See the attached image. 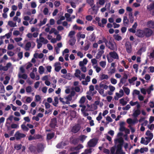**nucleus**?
<instances>
[{"instance_id":"obj_1","label":"nucleus","mask_w":154,"mask_h":154,"mask_svg":"<svg viewBox=\"0 0 154 154\" xmlns=\"http://www.w3.org/2000/svg\"><path fill=\"white\" fill-rule=\"evenodd\" d=\"M121 133H118L117 135V138L114 140L115 145L114 147H112L110 149L111 153L112 154H114L115 151V154H125L122 149L123 140L122 138L121 137Z\"/></svg>"},{"instance_id":"obj_2","label":"nucleus","mask_w":154,"mask_h":154,"mask_svg":"<svg viewBox=\"0 0 154 154\" xmlns=\"http://www.w3.org/2000/svg\"><path fill=\"white\" fill-rule=\"evenodd\" d=\"M42 33L40 34L39 38L36 39L37 43V47L38 49L41 48L42 45V44H45L48 42V41L46 38L42 36Z\"/></svg>"},{"instance_id":"obj_3","label":"nucleus","mask_w":154,"mask_h":154,"mask_svg":"<svg viewBox=\"0 0 154 154\" xmlns=\"http://www.w3.org/2000/svg\"><path fill=\"white\" fill-rule=\"evenodd\" d=\"M74 75L76 77L78 78L80 81L82 79H85V75L82 73L81 71L78 69H75Z\"/></svg>"},{"instance_id":"obj_4","label":"nucleus","mask_w":154,"mask_h":154,"mask_svg":"<svg viewBox=\"0 0 154 154\" xmlns=\"http://www.w3.org/2000/svg\"><path fill=\"white\" fill-rule=\"evenodd\" d=\"M106 45L109 49L112 50H116L117 47L116 43L114 42L109 41V42L107 41Z\"/></svg>"},{"instance_id":"obj_5","label":"nucleus","mask_w":154,"mask_h":154,"mask_svg":"<svg viewBox=\"0 0 154 154\" xmlns=\"http://www.w3.org/2000/svg\"><path fill=\"white\" fill-rule=\"evenodd\" d=\"M127 122L129 125H134L136 124H137L138 121V120L137 118H134L132 119L131 118H128L127 119Z\"/></svg>"},{"instance_id":"obj_6","label":"nucleus","mask_w":154,"mask_h":154,"mask_svg":"<svg viewBox=\"0 0 154 154\" xmlns=\"http://www.w3.org/2000/svg\"><path fill=\"white\" fill-rule=\"evenodd\" d=\"M35 46V44L34 43L28 42L26 44L24 48L26 51H29L31 48H33Z\"/></svg>"},{"instance_id":"obj_7","label":"nucleus","mask_w":154,"mask_h":154,"mask_svg":"<svg viewBox=\"0 0 154 154\" xmlns=\"http://www.w3.org/2000/svg\"><path fill=\"white\" fill-rule=\"evenodd\" d=\"M97 143V140L96 139L93 138L90 140L87 143L88 146L89 147L94 146Z\"/></svg>"},{"instance_id":"obj_8","label":"nucleus","mask_w":154,"mask_h":154,"mask_svg":"<svg viewBox=\"0 0 154 154\" xmlns=\"http://www.w3.org/2000/svg\"><path fill=\"white\" fill-rule=\"evenodd\" d=\"M88 111H92L97 109V106L95 104H92L91 105L87 104L86 105Z\"/></svg>"},{"instance_id":"obj_9","label":"nucleus","mask_w":154,"mask_h":154,"mask_svg":"<svg viewBox=\"0 0 154 154\" xmlns=\"http://www.w3.org/2000/svg\"><path fill=\"white\" fill-rule=\"evenodd\" d=\"M81 126L79 124L75 125L72 128L71 131L74 133L78 132L81 129Z\"/></svg>"},{"instance_id":"obj_10","label":"nucleus","mask_w":154,"mask_h":154,"mask_svg":"<svg viewBox=\"0 0 154 154\" xmlns=\"http://www.w3.org/2000/svg\"><path fill=\"white\" fill-rule=\"evenodd\" d=\"M144 35L147 37L150 36L152 33V30L148 28H145L144 29Z\"/></svg>"},{"instance_id":"obj_11","label":"nucleus","mask_w":154,"mask_h":154,"mask_svg":"<svg viewBox=\"0 0 154 154\" xmlns=\"http://www.w3.org/2000/svg\"><path fill=\"white\" fill-rule=\"evenodd\" d=\"M91 8L89 9V12L91 14H96L98 11V9L95 8V5H93L91 6Z\"/></svg>"},{"instance_id":"obj_12","label":"nucleus","mask_w":154,"mask_h":154,"mask_svg":"<svg viewBox=\"0 0 154 154\" xmlns=\"http://www.w3.org/2000/svg\"><path fill=\"white\" fill-rule=\"evenodd\" d=\"M26 135L20 132L19 131L17 132L15 134V137L17 140L20 139L22 138L25 137Z\"/></svg>"},{"instance_id":"obj_13","label":"nucleus","mask_w":154,"mask_h":154,"mask_svg":"<svg viewBox=\"0 0 154 154\" xmlns=\"http://www.w3.org/2000/svg\"><path fill=\"white\" fill-rule=\"evenodd\" d=\"M146 138L148 139L151 140L153 137V134L150 131L147 130L145 133Z\"/></svg>"},{"instance_id":"obj_14","label":"nucleus","mask_w":154,"mask_h":154,"mask_svg":"<svg viewBox=\"0 0 154 154\" xmlns=\"http://www.w3.org/2000/svg\"><path fill=\"white\" fill-rule=\"evenodd\" d=\"M139 122L141 123V125H144L146 126L148 123V121L145 120V118L144 117H141L138 120Z\"/></svg>"},{"instance_id":"obj_15","label":"nucleus","mask_w":154,"mask_h":154,"mask_svg":"<svg viewBox=\"0 0 154 154\" xmlns=\"http://www.w3.org/2000/svg\"><path fill=\"white\" fill-rule=\"evenodd\" d=\"M109 55L110 56L111 58H112L114 59L118 60L119 59L118 54L115 51L109 52Z\"/></svg>"},{"instance_id":"obj_16","label":"nucleus","mask_w":154,"mask_h":154,"mask_svg":"<svg viewBox=\"0 0 154 154\" xmlns=\"http://www.w3.org/2000/svg\"><path fill=\"white\" fill-rule=\"evenodd\" d=\"M141 112L139 109H134L133 111L132 116L134 117H137L140 114Z\"/></svg>"},{"instance_id":"obj_17","label":"nucleus","mask_w":154,"mask_h":154,"mask_svg":"<svg viewBox=\"0 0 154 154\" xmlns=\"http://www.w3.org/2000/svg\"><path fill=\"white\" fill-rule=\"evenodd\" d=\"M125 46L127 52L129 53H130L132 50V48L131 43L128 42H127L126 43Z\"/></svg>"},{"instance_id":"obj_18","label":"nucleus","mask_w":154,"mask_h":154,"mask_svg":"<svg viewBox=\"0 0 154 154\" xmlns=\"http://www.w3.org/2000/svg\"><path fill=\"white\" fill-rule=\"evenodd\" d=\"M136 35L138 37H143L144 35V30L140 29H139L137 31Z\"/></svg>"},{"instance_id":"obj_19","label":"nucleus","mask_w":154,"mask_h":154,"mask_svg":"<svg viewBox=\"0 0 154 154\" xmlns=\"http://www.w3.org/2000/svg\"><path fill=\"white\" fill-rule=\"evenodd\" d=\"M57 120L56 118H53L51 119L50 125L52 128H55L57 126Z\"/></svg>"},{"instance_id":"obj_20","label":"nucleus","mask_w":154,"mask_h":154,"mask_svg":"<svg viewBox=\"0 0 154 154\" xmlns=\"http://www.w3.org/2000/svg\"><path fill=\"white\" fill-rule=\"evenodd\" d=\"M54 67L55 71L57 72H59L61 68L60 63L59 62L55 63Z\"/></svg>"},{"instance_id":"obj_21","label":"nucleus","mask_w":154,"mask_h":154,"mask_svg":"<svg viewBox=\"0 0 154 154\" xmlns=\"http://www.w3.org/2000/svg\"><path fill=\"white\" fill-rule=\"evenodd\" d=\"M68 143L67 142H62L58 144L56 146L57 148H63L65 146L67 145Z\"/></svg>"},{"instance_id":"obj_22","label":"nucleus","mask_w":154,"mask_h":154,"mask_svg":"<svg viewBox=\"0 0 154 154\" xmlns=\"http://www.w3.org/2000/svg\"><path fill=\"white\" fill-rule=\"evenodd\" d=\"M150 140L148 139H146V137L145 138L142 137L140 143L142 144H143L144 145H146L150 142Z\"/></svg>"},{"instance_id":"obj_23","label":"nucleus","mask_w":154,"mask_h":154,"mask_svg":"<svg viewBox=\"0 0 154 154\" xmlns=\"http://www.w3.org/2000/svg\"><path fill=\"white\" fill-rule=\"evenodd\" d=\"M146 26L151 28H154V21L150 20L148 21L146 24Z\"/></svg>"},{"instance_id":"obj_24","label":"nucleus","mask_w":154,"mask_h":154,"mask_svg":"<svg viewBox=\"0 0 154 154\" xmlns=\"http://www.w3.org/2000/svg\"><path fill=\"white\" fill-rule=\"evenodd\" d=\"M109 78V77L107 75L105 74H101L100 76V80H107Z\"/></svg>"},{"instance_id":"obj_25","label":"nucleus","mask_w":154,"mask_h":154,"mask_svg":"<svg viewBox=\"0 0 154 154\" xmlns=\"http://www.w3.org/2000/svg\"><path fill=\"white\" fill-rule=\"evenodd\" d=\"M65 99L66 100V104H69L70 103V102L72 100V98L69 95L66 96L65 97Z\"/></svg>"},{"instance_id":"obj_26","label":"nucleus","mask_w":154,"mask_h":154,"mask_svg":"<svg viewBox=\"0 0 154 154\" xmlns=\"http://www.w3.org/2000/svg\"><path fill=\"white\" fill-rule=\"evenodd\" d=\"M94 86L93 85H91L89 86V90L87 92V94L90 95H93L94 94L92 93V91H94Z\"/></svg>"},{"instance_id":"obj_27","label":"nucleus","mask_w":154,"mask_h":154,"mask_svg":"<svg viewBox=\"0 0 154 154\" xmlns=\"http://www.w3.org/2000/svg\"><path fill=\"white\" fill-rule=\"evenodd\" d=\"M18 76L19 78H22L26 79L27 78V75L24 73H18Z\"/></svg>"},{"instance_id":"obj_28","label":"nucleus","mask_w":154,"mask_h":154,"mask_svg":"<svg viewBox=\"0 0 154 154\" xmlns=\"http://www.w3.org/2000/svg\"><path fill=\"white\" fill-rule=\"evenodd\" d=\"M123 23L125 26H127L128 24L129 20L127 17L126 16L123 17Z\"/></svg>"},{"instance_id":"obj_29","label":"nucleus","mask_w":154,"mask_h":154,"mask_svg":"<svg viewBox=\"0 0 154 154\" xmlns=\"http://www.w3.org/2000/svg\"><path fill=\"white\" fill-rule=\"evenodd\" d=\"M137 79V77H134L132 78L131 79H129L128 80V82L130 84L132 85H134V82L136 81Z\"/></svg>"},{"instance_id":"obj_30","label":"nucleus","mask_w":154,"mask_h":154,"mask_svg":"<svg viewBox=\"0 0 154 154\" xmlns=\"http://www.w3.org/2000/svg\"><path fill=\"white\" fill-rule=\"evenodd\" d=\"M104 52L103 50L99 51L96 56V59H98L100 58Z\"/></svg>"},{"instance_id":"obj_31","label":"nucleus","mask_w":154,"mask_h":154,"mask_svg":"<svg viewBox=\"0 0 154 154\" xmlns=\"http://www.w3.org/2000/svg\"><path fill=\"white\" fill-rule=\"evenodd\" d=\"M77 112L74 111H71L70 113V116L71 117V119L76 118Z\"/></svg>"},{"instance_id":"obj_32","label":"nucleus","mask_w":154,"mask_h":154,"mask_svg":"<svg viewBox=\"0 0 154 154\" xmlns=\"http://www.w3.org/2000/svg\"><path fill=\"white\" fill-rule=\"evenodd\" d=\"M88 61L87 59H84L82 61H81L79 62V66H84L85 65L87 64Z\"/></svg>"},{"instance_id":"obj_33","label":"nucleus","mask_w":154,"mask_h":154,"mask_svg":"<svg viewBox=\"0 0 154 154\" xmlns=\"http://www.w3.org/2000/svg\"><path fill=\"white\" fill-rule=\"evenodd\" d=\"M87 137V136L84 135H82L79 136V139L82 143H83Z\"/></svg>"},{"instance_id":"obj_34","label":"nucleus","mask_w":154,"mask_h":154,"mask_svg":"<svg viewBox=\"0 0 154 154\" xmlns=\"http://www.w3.org/2000/svg\"><path fill=\"white\" fill-rule=\"evenodd\" d=\"M115 68H112L110 67L109 70L108 71V73L110 75H111L115 73Z\"/></svg>"},{"instance_id":"obj_35","label":"nucleus","mask_w":154,"mask_h":154,"mask_svg":"<svg viewBox=\"0 0 154 154\" xmlns=\"http://www.w3.org/2000/svg\"><path fill=\"white\" fill-rule=\"evenodd\" d=\"M44 148V146L42 144H40L38 145V152H42Z\"/></svg>"},{"instance_id":"obj_36","label":"nucleus","mask_w":154,"mask_h":154,"mask_svg":"<svg viewBox=\"0 0 154 154\" xmlns=\"http://www.w3.org/2000/svg\"><path fill=\"white\" fill-rule=\"evenodd\" d=\"M69 95L72 98V97L75 96V99H76L78 96L76 94L75 91L74 90L71 91L70 92V94Z\"/></svg>"},{"instance_id":"obj_37","label":"nucleus","mask_w":154,"mask_h":154,"mask_svg":"<svg viewBox=\"0 0 154 154\" xmlns=\"http://www.w3.org/2000/svg\"><path fill=\"white\" fill-rule=\"evenodd\" d=\"M147 8L149 10H151L154 9V1H152L148 6Z\"/></svg>"},{"instance_id":"obj_38","label":"nucleus","mask_w":154,"mask_h":154,"mask_svg":"<svg viewBox=\"0 0 154 154\" xmlns=\"http://www.w3.org/2000/svg\"><path fill=\"white\" fill-rule=\"evenodd\" d=\"M62 77L65 79L69 80L71 79L72 78V76L71 74L68 73L66 75H63Z\"/></svg>"},{"instance_id":"obj_39","label":"nucleus","mask_w":154,"mask_h":154,"mask_svg":"<svg viewBox=\"0 0 154 154\" xmlns=\"http://www.w3.org/2000/svg\"><path fill=\"white\" fill-rule=\"evenodd\" d=\"M91 62L92 64V66L93 67L94 66H96L98 65L97 64V60L95 58H93L91 59Z\"/></svg>"},{"instance_id":"obj_40","label":"nucleus","mask_w":154,"mask_h":154,"mask_svg":"<svg viewBox=\"0 0 154 154\" xmlns=\"http://www.w3.org/2000/svg\"><path fill=\"white\" fill-rule=\"evenodd\" d=\"M54 102L53 103V104L55 106H57L58 103L59 98L57 97H54Z\"/></svg>"},{"instance_id":"obj_41","label":"nucleus","mask_w":154,"mask_h":154,"mask_svg":"<svg viewBox=\"0 0 154 154\" xmlns=\"http://www.w3.org/2000/svg\"><path fill=\"white\" fill-rule=\"evenodd\" d=\"M107 40L105 38L103 37H102V39L99 40L97 43L99 44H102L103 43H105L106 45V43L107 42Z\"/></svg>"},{"instance_id":"obj_42","label":"nucleus","mask_w":154,"mask_h":154,"mask_svg":"<svg viewBox=\"0 0 154 154\" xmlns=\"http://www.w3.org/2000/svg\"><path fill=\"white\" fill-rule=\"evenodd\" d=\"M5 92V90L4 86L2 83H0V93H4Z\"/></svg>"},{"instance_id":"obj_43","label":"nucleus","mask_w":154,"mask_h":154,"mask_svg":"<svg viewBox=\"0 0 154 154\" xmlns=\"http://www.w3.org/2000/svg\"><path fill=\"white\" fill-rule=\"evenodd\" d=\"M14 118V117L12 116H9L6 120V123L9 124H10L11 122L13 120Z\"/></svg>"},{"instance_id":"obj_44","label":"nucleus","mask_w":154,"mask_h":154,"mask_svg":"<svg viewBox=\"0 0 154 154\" xmlns=\"http://www.w3.org/2000/svg\"><path fill=\"white\" fill-rule=\"evenodd\" d=\"M85 99L86 98L85 96L82 97L79 101V103L80 104H83L85 102Z\"/></svg>"},{"instance_id":"obj_45","label":"nucleus","mask_w":154,"mask_h":154,"mask_svg":"<svg viewBox=\"0 0 154 154\" xmlns=\"http://www.w3.org/2000/svg\"><path fill=\"white\" fill-rule=\"evenodd\" d=\"M8 25L11 27L17 26L16 23H14L13 22L11 21H9L8 22Z\"/></svg>"},{"instance_id":"obj_46","label":"nucleus","mask_w":154,"mask_h":154,"mask_svg":"<svg viewBox=\"0 0 154 154\" xmlns=\"http://www.w3.org/2000/svg\"><path fill=\"white\" fill-rule=\"evenodd\" d=\"M122 88L124 90V92L127 95H128L129 94L130 90L129 88L127 87H123Z\"/></svg>"},{"instance_id":"obj_47","label":"nucleus","mask_w":154,"mask_h":154,"mask_svg":"<svg viewBox=\"0 0 154 154\" xmlns=\"http://www.w3.org/2000/svg\"><path fill=\"white\" fill-rule=\"evenodd\" d=\"M114 38L118 41H119L122 39V37L118 34L114 35Z\"/></svg>"},{"instance_id":"obj_48","label":"nucleus","mask_w":154,"mask_h":154,"mask_svg":"<svg viewBox=\"0 0 154 154\" xmlns=\"http://www.w3.org/2000/svg\"><path fill=\"white\" fill-rule=\"evenodd\" d=\"M10 79V77L8 76H6L5 78V80L3 82L4 84L5 85L8 84L9 82Z\"/></svg>"},{"instance_id":"obj_49","label":"nucleus","mask_w":154,"mask_h":154,"mask_svg":"<svg viewBox=\"0 0 154 154\" xmlns=\"http://www.w3.org/2000/svg\"><path fill=\"white\" fill-rule=\"evenodd\" d=\"M45 70L44 68L42 66H40L38 68V72L40 74H43Z\"/></svg>"},{"instance_id":"obj_50","label":"nucleus","mask_w":154,"mask_h":154,"mask_svg":"<svg viewBox=\"0 0 154 154\" xmlns=\"http://www.w3.org/2000/svg\"><path fill=\"white\" fill-rule=\"evenodd\" d=\"M75 32L74 31H71L69 32L68 34V36L70 38H74V36L75 35Z\"/></svg>"},{"instance_id":"obj_51","label":"nucleus","mask_w":154,"mask_h":154,"mask_svg":"<svg viewBox=\"0 0 154 154\" xmlns=\"http://www.w3.org/2000/svg\"><path fill=\"white\" fill-rule=\"evenodd\" d=\"M76 36L79 38H84L85 37V35L84 34H81V33L79 32L77 33Z\"/></svg>"},{"instance_id":"obj_52","label":"nucleus","mask_w":154,"mask_h":154,"mask_svg":"<svg viewBox=\"0 0 154 154\" xmlns=\"http://www.w3.org/2000/svg\"><path fill=\"white\" fill-rule=\"evenodd\" d=\"M146 50V48L143 47L140 48L138 51L137 54H138L141 55L142 53L145 52Z\"/></svg>"},{"instance_id":"obj_53","label":"nucleus","mask_w":154,"mask_h":154,"mask_svg":"<svg viewBox=\"0 0 154 154\" xmlns=\"http://www.w3.org/2000/svg\"><path fill=\"white\" fill-rule=\"evenodd\" d=\"M100 88H103L105 90H107L108 88V86L107 85L102 83H100Z\"/></svg>"},{"instance_id":"obj_54","label":"nucleus","mask_w":154,"mask_h":154,"mask_svg":"<svg viewBox=\"0 0 154 154\" xmlns=\"http://www.w3.org/2000/svg\"><path fill=\"white\" fill-rule=\"evenodd\" d=\"M75 41L76 40L75 38H72L69 41V43L70 45L73 46L75 44Z\"/></svg>"},{"instance_id":"obj_55","label":"nucleus","mask_w":154,"mask_h":154,"mask_svg":"<svg viewBox=\"0 0 154 154\" xmlns=\"http://www.w3.org/2000/svg\"><path fill=\"white\" fill-rule=\"evenodd\" d=\"M100 65L103 68H104L106 65V61H102L99 63Z\"/></svg>"},{"instance_id":"obj_56","label":"nucleus","mask_w":154,"mask_h":154,"mask_svg":"<svg viewBox=\"0 0 154 154\" xmlns=\"http://www.w3.org/2000/svg\"><path fill=\"white\" fill-rule=\"evenodd\" d=\"M96 38L95 35L92 34H91L89 36V40L91 42H93L95 41Z\"/></svg>"},{"instance_id":"obj_57","label":"nucleus","mask_w":154,"mask_h":154,"mask_svg":"<svg viewBox=\"0 0 154 154\" xmlns=\"http://www.w3.org/2000/svg\"><path fill=\"white\" fill-rule=\"evenodd\" d=\"M65 17L66 18V20L68 21H71L70 20V15L68 13H66L65 14Z\"/></svg>"},{"instance_id":"obj_58","label":"nucleus","mask_w":154,"mask_h":154,"mask_svg":"<svg viewBox=\"0 0 154 154\" xmlns=\"http://www.w3.org/2000/svg\"><path fill=\"white\" fill-rule=\"evenodd\" d=\"M54 134L53 133L48 134L47 135V139L49 140L54 137Z\"/></svg>"},{"instance_id":"obj_59","label":"nucleus","mask_w":154,"mask_h":154,"mask_svg":"<svg viewBox=\"0 0 154 154\" xmlns=\"http://www.w3.org/2000/svg\"><path fill=\"white\" fill-rule=\"evenodd\" d=\"M93 68L95 69L97 73H99L101 70V68L100 67L98 66V65L96 66H94Z\"/></svg>"},{"instance_id":"obj_60","label":"nucleus","mask_w":154,"mask_h":154,"mask_svg":"<svg viewBox=\"0 0 154 154\" xmlns=\"http://www.w3.org/2000/svg\"><path fill=\"white\" fill-rule=\"evenodd\" d=\"M32 91V89L30 86H28L26 88V91L27 93H30Z\"/></svg>"},{"instance_id":"obj_61","label":"nucleus","mask_w":154,"mask_h":154,"mask_svg":"<svg viewBox=\"0 0 154 154\" xmlns=\"http://www.w3.org/2000/svg\"><path fill=\"white\" fill-rule=\"evenodd\" d=\"M22 129L24 131H28L29 130L28 128L26 126L24 123L21 125Z\"/></svg>"},{"instance_id":"obj_62","label":"nucleus","mask_w":154,"mask_h":154,"mask_svg":"<svg viewBox=\"0 0 154 154\" xmlns=\"http://www.w3.org/2000/svg\"><path fill=\"white\" fill-rule=\"evenodd\" d=\"M6 71H7L8 69L10 68H11L12 67V64L10 63H8L5 66Z\"/></svg>"},{"instance_id":"obj_63","label":"nucleus","mask_w":154,"mask_h":154,"mask_svg":"<svg viewBox=\"0 0 154 154\" xmlns=\"http://www.w3.org/2000/svg\"><path fill=\"white\" fill-rule=\"evenodd\" d=\"M91 152V149H85L84 151L81 154H89Z\"/></svg>"},{"instance_id":"obj_64","label":"nucleus","mask_w":154,"mask_h":154,"mask_svg":"<svg viewBox=\"0 0 154 154\" xmlns=\"http://www.w3.org/2000/svg\"><path fill=\"white\" fill-rule=\"evenodd\" d=\"M122 97V96L119 93H116V96L114 97V98L115 100H118L119 98H120Z\"/></svg>"}]
</instances>
